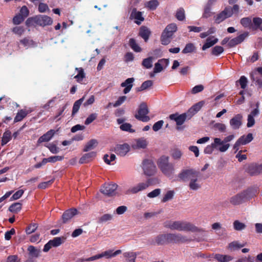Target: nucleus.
<instances>
[{
  "mask_svg": "<svg viewBox=\"0 0 262 262\" xmlns=\"http://www.w3.org/2000/svg\"><path fill=\"white\" fill-rule=\"evenodd\" d=\"M113 219V215L110 214H104L100 217L98 219V223H103L107 221L112 220Z\"/></svg>",
  "mask_w": 262,
  "mask_h": 262,
  "instance_id": "50",
  "label": "nucleus"
},
{
  "mask_svg": "<svg viewBox=\"0 0 262 262\" xmlns=\"http://www.w3.org/2000/svg\"><path fill=\"white\" fill-rule=\"evenodd\" d=\"M196 51V47L192 43H187L184 48V49L182 50V53L183 54H187V53H191L193 52H195Z\"/></svg>",
  "mask_w": 262,
  "mask_h": 262,
  "instance_id": "37",
  "label": "nucleus"
},
{
  "mask_svg": "<svg viewBox=\"0 0 262 262\" xmlns=\"http://www.w3.org/2000/svg\"><path fill=\"white\" fill-rule=\"evenodd\" d=\"M158 166L162 173L168 177H171L174 172V165L169 163V157L162 156L158 161Z\"/></svg>",
  "mask_w": 262,
  "mask_h": 262,
  "instance_id": "2",
  "label": "nucleus"
},
{
  "mask_svg": "<svg viewBox=\"0 0 262 262\" xmlns=\"http://www.w3.org/2000/svg\"><path fill=\"white\" fill-rule=\"evenodd\" d=\"M224 51L223 47L220 46H216L211 50V54L216 56L220 55Z\"/></svg>",
  "mask_w": 262,
  "mask_h": 262,
  "instance_id": "48",
  "label": "nucleus"
},
{
  "mask_svg": "<svg viewBox=\"0 0 262 262\" xmlns=\"http://www.w3.org/2000/svg\"><path fill=\"white\" fill-rule=\"evenodd\" d=\"M21 204L19 203H15L9 207V210L12 212H17L20 210Z\"/></svg>",
  "mask_w": 262,
  "mask_h": 262,
  "instance_id": "53",
  "label": "nucleus"
},
{
  "mask_svg": "<svg viewBox=\"0 0 262 262\" xmlns=\"http://www.w3.org/2000/svg\"><path fill=\"white\" fill-rule=\"evenodd\" d=\"M240 24L245 28H252V19L251 17L248 16L243 17L240 20Z\"/></svg>",
  "mask_w": 262,
  "mask_h": 262,
  "instance_id": "31",
  "label": "nucleus"
},
{
  "mask_svg": "<svg viewBox=\"0 0 262 262\" xmlns=\"http://www.w3.org/2000/svg\"><path fill=\"white\" fill-rule=\"evenodd\" d=\"M34 19L38 25L42 26L51 25L53 23L52 18L47 15H40L36 16Z\"/></svg>",
  "mask_w": 262,
  "mask_h": 262,
  "instance_id": "19",
  "label": "nucleus"
},
{
  "mask_svg": "<svg viewBox=\"0 0 262 262\" xmlns=\"http://www.w3.org/2000/svg\"><path fill=\"white\" fill-rule=\"evenodd\" d=\"M135 79L134 78H128L121 83V86L125 88L123 91L124 94H126L130 92L133 86V83Z\"/></svg>",
  "mask_w": 262,
  "mask_h": 262,
  "instance_id": "23",
  "label": "nucleus"
},
{
  "mask_svg": "<svg viewBox=\"0 0 262 262\" xmlns=\"http://www.w3.org/2000/svg\"><path fill=\"white\" fill-rule=\"evenodd\" d=\"M84 100V96H83L79 100L76 101L74 103L72 110V115L74 116L76 113H77L80 108V105Z\"/></svg>",
  "mask_w": 262,
  "mask_h": 262,
  "instance_id": "35",
  "label": "nucleus"
},
{
  "mask_svg": "<svg viewBox=\"0 0 262 262\" xmlns=\"http://www.w3.org/2000/svg\"><path fill=\"white\" fill-rule=\"evenodd\" d=\"M176 17L180 21H183L185 18V11L183 8H180L177 11Z\"/></svg>",
  "mask_w": 262,
  "mask_h": 262,
  "instance_id": "47",
  "label": "nucleus"
},
{
  "mask_svg": "<svg viewBox=\"0 0 262 262\" xmlns=\"http://www.w3.org/2000/svg\"><path fill=\"white\" fill-rule=\"evenodd\" d=\"M47 147L53 154H56L59 151V148L54 143H50L47 146Z\"/></svg>",
  "mask_w": 262,
  "mask_h": 262,
  "instance_id": "64",
  "label": "nucleus"
},
{
  "mask_svg": "<svg viewBox=\"0 0 262 262\" xmlns=\"http://www.w3.org/2000/svg\"><path fill=\"white\" fill-rule=\"evenodd\" d=\"M127 97L125 96H122L119 97L118 100L113 104V106L116 107L121 105L126 99Z\"/></svg>",
  "mask_w": 262,
  "mask_h": 262,
  "instance_id": "62",
  "label": "nucleus"
},
{
  "mask_svg": "<svg viewBox=\"0 0 262 262\" xmlns=\"http://www.w3.org/2000/svg\"><path fill=\"white\" fill-rule=\"evenodd\" d=\"M234 135H230L224 138L222 140L220 138H215L216 140L219 141V147L218 150L220 152H224L226 151L230 147V144L228 142L231 141L234 138Z\"/></svg>",
  "mask_w": 262,
  "mask_h": 262,
  "instance_id": "10",
  "label": "nucleus"
},
{
  "mask_svg": "<svg viewBox=\"0 0 262 262\" xmlns=\"http://www.w3.org/2000/svg\"><path fill=\"white\" fill-rule=\"evenodd\" d=\"M245 202L242 192L232 196L230 199V203L233 205H239Z\"/></svg>",
  "mask_w": 262,
  "mask_h": 262,
  "instance_id": "24",
  "label": "nucleus"
},
{
  "mask_svg": "<svg viewBox=\"0 0 262 262\" xmlns=\"http://www.w3.org/2000/svg\"><path fill=\"white\" fill-rule=\"evenodd\" d=\"M173 195L174 191L173 190L168 191L162 199V202L165 203L168 201L171 200L173 198Z\"/></svg>",
  "mask_w": 262,
  "mask_h": 262,
  "instance_id": "52",
  "label": "nucleus"
},
{
  "mask_svg": "<svg viewBox=\"0 0 262 262\" xmlns=\"http://www.w3.org/2000/svg\"><path fill=\"white\" fill-rule=\"evenodd\" d=\"M163 226L171 230L186 231L191 232H204L205 230L199 228L190 222L184 221H167L163 223Z\"/></svg>",
  "mask_w": 262,
  "mask_h": 262,
  "instance_id": "1",
  "label": "nucleus"
},
{
  "mask_svg": "<svg viewBox=\"0 0 262 262\" xmlns=\"http://www.w3.org/2000/svg\"><path fill=\"white\" fill-rule=\"evenodd\" d=\"M153 84V82L151 80H146L143 82L140 87L136 88L137 92H140L147 89L148 88L151 86Z\"/></svg>",
  "mask_w": 262,
  "mask_h": 262,
  "instance_id": "38",
  "label": "nucleus"
},
{
  "mask_svg": "<svg viewBox=\"0 0 262 262\" xmlns=\"http://www.w3.org/2000/svg\"><path fill=\"white\" fill-rule=\"evenodd\" d=\"M243 116L241 114H237L230 120L229 123L233 130L238 129L242 125Z\"/></svg>",
  "mask_w": 262,
  "mask_h": 262,
  "instance_id": "17",
  "label": "nucleus"
},
{
  "mask_svg": "<svg viewBox=\"0 0 262 262\" xmlns=\"http://www.w3.org/2000/svg\"><path fill=\"white\" fill-rule=\"evenodd\" d=\"M121 252L122 251L121 250H118L114 252L113 250L110 249L108 250L103 252L100 254L96 255L95 256L85 259L84 260L86 261H93L103 257L108 259L113 257H115L116 256L121 254Z\"/></svg>",
  "mask_w": 262,
  "mask_h": 262,
  "instance_id": "7",
  "label": "nucleus"
},
{
  "mask_svg": "<svg viewBox=\"0 0 262 262\" xmlns=\"http://www.w3.org/2000/svg\"><path fill=\"white\" fill-rule=\"evenodd\" d=\"M164 124V121L163 120H159L158 122H156L153 126H152V129L155 132H158L159 130L162 127Z\"/></svg>",
  "mask_w": 262,
  "mask_h": 262,
  "instance_id": "60",
  "label": "nucleus"
},
{
  "mask_svg": "<svg viewBox=\"0 0 262 262\" xmlns=\"http://www.w3.org/2000/svg\"><path fill=\"white\" fill-rule=\"evenodd\" d=\"M204 104L205 102L204 101H201L193 105L190 108H189L187 112L189 115L190 117L192 118L201 109Z\"/></svg>",
  "mask_w": 262,
  "mask_h": 262,
  "instance_id": "21",
  "label": "nucleus"
},
{
  "mask_svg": "<svg viewBox=\"0 0 262 262\" xmlns=\"http://www.w3.org/2000/svg\"><path fill=\"white\" fill-rule=\"evenodd\" d=\"M238 82L239 83V84L242 89H245L246 88L247 85L248 80L247 78L245 76H241L239 80L238 81H236V83Z\"/></svg>",
  "mask_w": 262,
  "mask_h": 262,
  "instance_id": "57",
  "label": "nucleus"
},
{
  "mask_svg": "<svg viewBox=\"0 0 262 262\" xmlns=\"http://www.w3.org/2000/svg\"><path fill=\"white\" fill-rule=\"evenodd\" d=\"M219 41L217 38H215L213 40H211L210 37H208L206 39V42L203 45L202 47L203 50H206L207 49L211 47L214 45L216 43Z\"/></svg>",
  "mask_w": 262,
  "mask_h": 262,
  "instance_id": "33",
  "label": "nucleus"
},
{
  "mask_svg": "<svg viewBox=\"0 0 262 262\" xmlns=\"http://www.w3.org/2000/svg\"><path fill=\"white\" fill-rule=\"evenodd\" d=\"M118 185L115 183H105L100 189L101 192L108 196H113L116 194Z\"/></svg>",
  "mask_w": 262,
  "mask_h": 262,
  "instance_id": "11",
  "label": "nucleus"
},
{
  "mask_svg": "<svg viewBox=\"0 0 262 262\" xmlns=\"http://www.w3.org/2000/svg\"><path fill=\"white\" fill-rule=\"evenodd\" d=\"M258 192L257 187H249L242 191L245 201L255 196Z\"/></svg>",
  "mask_w": 262,
  "mask_h": 262,
  "instance_id": "18",
  "label": "nucleus"
},
{
  "mask_svg": "<svg viewBox=\"0 0 262 262\" xmlns=\"http://www.w3.org/2000/svg\"><path fill=\"white\" fill-rule=\"evenodd\" d=\"M168 243H184L190 242L186 236L182 235L180 233H167Z\"/></svg>",
  "mask_w": 262,
  "mask_h": 262,
  "instance_id": "9",
  "label": "nucleus"
},
{
  "mask_svg": "<svg viewBox=\"0 0 262 262\" xmlns=\"http://www.w3.org/2000/svg\"><path fill=\"white\" fill-rule=\"evenodd\" d=\"M129 46L136 52H140L141 51V48L137 43L134 38H130L129 39Z\"/></svg>",
  "mask_w": 262,
  "mask_h": 262,
  "instance_id": "42",
  "label": "nucleus"
},
{
  "mask_svg": "<svg viewBox=\"0 0 262 262\" xmlns=\"http://www.w3.org/2000/svg\"><path fill=\"white\" fill-rule=\"evenodd\" d=\"M182 155V152L178 149H174L171 154L172 157L175 160L180 159Z\"/></svg>",
  "mask_w": 262,
  "mask_h": 262,
  "instance_id": "63",
  "label": "nucleus"
},
{
  "mask_svg": "<svg viewBox=\"0 0 262 262\" xmlns=\"http://www.w3.org/2000/svg\"><path fill=\"white\" fill-rule=\"evenodd\" d=\"M143 169L144 174L151 176L154 175L156 170V167L154 163L150 160H145L143 162Z\"/></svg>",
  "mask_w": 262,
  "mask_h": 262,
  "instance_id": "12",
  "label": "nucleus"
},
{
  "mask_svg": "<svg viewBox=\"0 0 262 262\" xmlns=\"http://www.w3.org/2000/svg\"><path fill=\"white\" fill-rule=\"evenodd\" d=\"M262 25V18L258 17H255L253 18V24L252 23V28L253 30H256L260 29Z\"/></svg>",
  "mask_w": 262,
  "mask_h": 262,
  "instance_id": "34",
  "label": "nucleus"
},
{
  "mask_svg": "<svg viewBox=\"0 0 262 262\" xmlns=\"http://www.w3.org/2000/svg\"><path fill=\"white\" fill-rule=\"evenodd\" d=\"M53 182V180H52L47 182H41L38 185V188L42 189H46L49 187L52 184Z\"/></svg>",
  "mask_w": 262,
  "mask_h": 262,
  "instance_id": "61",
  "label": "nucleus"
},
{
  "mask_svg": "<svg viewBox=\"0 0 262 262\" xmlns=\"http://www.w3.org/2000/svg\"><path fill=\"white\" fill-rule=\"evenodd\" d=\"M253 139V137L252 133H249L246 136L243 135L240 137L233 145V149L235 150L234 152L238 151L240 146L248 144Z\"/></svg>",
  "mask_w": 262,
  "mask_h": 262,
  "instance_id": "8",
  "label": "nucleus"
},
{
  "mask_svg": "<svg viewBox=\"0 0 262 262\" xmlns=\"http://www.w3.org/2000/svg\"><path fill=\"white\" fill-rule=\"evenodd\" d=\"M149 186L148 182L140 183L138 184L136 186L131 188L129 191L132 193H137L140 191L146 189Z\"/></svg>",
  "mask_w": 262,
  "mask_h": 262,
  "instance_id": "26",
  "label": "nucleus"
},
{
  "mask_svg": "<svg viewBox=\"0 0 262 262\" xmlns=\"http://www.w3.org/2000/svg\"><path fill=\"white\" fill-rule=\"evenodd\" d=\"M169 118L171 120L176 122L177 129H180L179 126L183 124L186 120H189L191 119L187 112L182 114H179L178 113L172 114L169 115Z\"/></svg>",
  "mask_w": 262,
  "mask_h": 262,
  "instance_id": "5",
  "label": "nucleus"
},
{
  "mask_svg": "<svg viewBox=\"0 0 262 262\" xmlns=\"http://www.w3.org/2000/svg\"><path fill=\"white\" fill-rule=\"evenodd\" d=\"M129 150V146L127 144H119L115 148V153L120 156H124Z\"/></svg>",
  "mask_w": 262,
  "mask_h": 262,
  "instance_id": "20",
  "label": "nucleus"
},
{
  "mask_svg": "<svg viewBox=\"0 0 262 262\" xmlns=\"http://www.w3.org/2000/svg\"><path fill=\"white\" fill-rule=\"evenodd\" d=\"M167 234H159L154 238L148 239L149 245H163L168 243Z\"/></svg>",
  "mask_w": 262,
  "mask_h": 262,
  "instance_id": "13",
  "label": "nucleus"
},
{
  "mask_svg": "<svg viewBox=\"0 0 262 262\" xmlns=\"http://www.w3.org/2000/svg\"><path fill=\"white\" fill-rule=\"evenodd\" d=\"M28 114V112L24 110H20L16 114L14 122H19L21 121Z\"/></svg>",
  "mask_w": 262,
  "mask_h": 262,
  "instance_id": "39",
  "label": "nucleus"
},
{
  "mask_svg": "<svg viewBox=\"0 0 262 262\" xmlns=\"http://www.w3.org/2000/svg\"><path fill=\"white\" fill-rule=\"evenodd\" d=\"M247 172L251 176H257L262 173V163L260 164L252 163L249 165L247 169Z\"/></svg>",
  "mask_w": 262,
  "mask_h": 262,
  "instance_id": "16",
  "label": "nucleus"
},
{
  "mask_svg": "<svg viewBox=\"0 0 262 262\" xmlns=\"http://www.w3.org/2000/svg\"><path fill=\"white\" fill-rule=\"evenodd\" d=\"M159 5V3L157 0H151L147 3L146 7L150 10H155Z\"/></svg>",
  "mask_w": 262,
  "mask_h": 262,
  "instance_id": "44",
  "label": "nucleus"
},
{
  "mask_svg": "<svg viewBox=\"0 0 262 262\" xmlns=\"http://www.w3.org/2000/svg\"><path fill=\"white\" fill-rule=\"evenodd\" d=\"M136 145L138 148H145L147 145V141L143 138H140L137 140Z\"/></svg>",
  "mask_w": 262,
  "mask_h": 262,
  "instance_id": "54",
  "label": "nucleus"
},
{
  "mask_svg": "<svg viewBox=\"0 0 262 262\" xmlns=\"http://www.w3.org/2000/svg\"><path fill=\"white\" fill-rule=\"evenodd\" d=\"M199 176V172L193 169L182 170L178 175L180 181L182 182H186L189 180L190 181L194 177H198Z\"/></svg>",
  "mask_w": 262,
  "mask_h": 262,
  "instance_id": "6",
  "label": "nucleus"
},
{
  "mask_svg": "<svg viewBox=\"0 0 262 262\" xmlns=\"http://www.w3.org/2000/svg\"><path fill=\"white\" fill-rule=\"evenodd\" d=\"M137 254L134 252H127L123 253V256L127 262H135Z\"/></svg>",
  "mask_w": 262,
  "mask_h": 262,
  "instance_id": "32",
  "label": "nucleus"
},
{
  "mask_svg": "<svg viewBox=\"0 0 262 262\" xmlns=\"http://www.w3.org/2000/svg\"><path fill=\"white\" fill-rule=\"evenodd\" d=\"M214 258L219 262H228L232 259L230 256L220 254H216Z\"/></svg>",
  "mask_w": 262,
  "mask_h": 262,
  "instance_id": "36",
  "label": "nucleus"
},
{
  "mask_svg": "<svg viewBox=\"0 0 262 262\" xmlns=\"http://www.w3.org/2000/svg\"><path fill=\"white\" fill-rule=\"evenodd\" d=\"M198 178V177H194L190 180L189 186L191 190H196L201 188V185L196 182Z\"/></svg>",
  "mask_w": 262,
  "mask_h": 262,
  "instance_id": "41",
  "label": "nucleus"
},
{
  "mask_svg": "<svg viewBox=\"0 0 262 262\" xmlns=\"http://www.w3.org/2000/svg\"><path fill=\"white\" fill-rule=\"evenodd\" d=\"M249 33L248 32H244L243 33H242L230 40L229 43H228V46L229 48H233L236 46L237 45L241 43L242 42L244 41V40L249 36Z\"/></svg>",
  "mask_w": 262,
  "mask_h": 262,
  "instance_id": "14",
  "label": "nucleus"
},
{
  "mask_svg": "<svg viewBox=\"0 0 262 262\" xmlns=\"http://www.w3.org/2000/svg\"><path fill=\"white\" fill-rule=\"evenodd\" d=\"M97 142L96 140L92 139L89 141L84 146L83 149L84 151H88L90 150L94 149L97 145Z\"/></svg>",
  "mask_w": 262,
  "mask_h": 262,
  "instance_id": "40",
  "label": "nucleus"
},
{
  "mask_svg": "<svg viewBox=\"0 0 262 262\" xmlns=\"http://www.w3.org/2000/svg\"><path fill=\"white\" fill-rule=\"evenodd\" d=\"M132 125L128 123H125L121 124L120 128L123 131L128 132L129 133H134L135 130L132 128Z\"/></svg>",
  "mask_w": 262,
  "mask_h": 262,
  "instance_id": "51",
  "label": "nucleus"
},
{
  "mask_svg": "<svg viewBox=\"0 0 262 262\" xmlns=\"http://www.w3.org/2000/svg\"><path fill=\"white\" fill-rule=\"evenodd\" d=\"M54 133L55 131L54 130H50L38 139L37 141L38 143L49 141L52 138Z\"/></svg>",
  "mask_w": 262,
  "mask_h": 262,
  "instance_id": "30",
  "label": "nucleus"
},
{
  "mask_svg": "<svg viewBox=\"0 0 262 262\" xmlns=\"http://www.w3.org/2000/svg\"><path fill=\"white\" fill-rule=\"evenodd\" d=\"M233 228L235 230L241 231L245 229L246 227V225L239 222L238 220H235L233 223Z\"/></svg>",
  "mask_w": 262,
  "mask_h": 262,
  "instance_id": "45",
  "label": "nucleus"
},
{
  "mask_svg": "<svg viewBox=\"0 0 262 262\" xmlns=\"http://www.w3.org/2000/svg\"><path fill=\"white\" fill-rule=\"evenodd\" d=\"M150 34L151 32L147 27L143 26L140 27L139 35L145 42L148 40Z\"/></svg>",
  "mask_w": 262,
  "mask_h": 262,
  "instance_id": "28",
  "label": "nucleus"
},
{
  "mask_svg": "<svg viewBox=\"0 0 262 262\" xmlns=\"http://www.w3.org/2000/svg\"><path fill=\"white\" fill-rule=\"evenodd\" d=\"M233 14V12L230 9L226 8L223 11L217 14L214 16V21L216 24H220L226 18L231 17Z\"/></svg>",
  "mask_w": 262,
  "mask_h": 262,
  "instance_id": "15",
  "label": "nucleus"
},
{
  "mask_svg": "<svg viewBox=\"0 0 262 262\" xmlns=\"http://www.w3.org/2000/svg\"><path fill=\"white\" fill-rule=\"evenodd\" d=\"M211 6L206 5L204 7V13L203 14V17L208 18L211 16L212 12L211 11Z\"/></svg>",
  "mask_w": 262,
  "mask_h": 262,
  "instance_id": "55",
  "label": "nucleus"
},
{
  "mask_svg": "<svg viewBox=\"0 0 262 262\" xmlns=\"http://www.w3.org/2000/svg\"><path fill=\"white\" fill-rule=\"evenodd\" d=\"M130 17L136 19L135 23L139 25L141 21H144V18L142 16V12L137 11L136 8L133 9L130 14Z\"/></svg>",
  "mask_w": 262,
  "mask_h": 262,
  "instance_id": "22",
  "label": "nucleus"
},
{
  "mask_svg": "<svg viewBox=\"0 0 262 262\" xmlns=\"http://www.w3.org/2000/svg\"><path fill=\"white\" fill-rule=\"evenodd\" d=\"M177 26L174 23L168 25L163 30L161 36V42L163 45H168L174 32L177 31Z\"/></svg>",
  "mask_w": 262,
  "mask_h": 262,
  "instance_id": "3",
  "label": "nucleus"
},
{
  "mask_svg": "<svg viewBox=\"0 0 262 262\" xmlns=\"http://www.w3.org/2000/svg\"><path fill=\"white\" fill-rule=\"evenodd\" d=\"M77 213V210L75 208H71L67 210V221L72 219Z\"/></svg>",
  "mask_w": 262,
  "mask_h": 262,
  "instance_id": "56",
  "label": "nucleus"
},
{
  "mask_svg": "<svg viewBox=\"0 0 262 262\" xmlns=\"http://www.w3.org/2000/svg\"><path fill=\"white\" fill-rule=\"evenodd\" d=\"M149 113L147 105L145 102L141 103L138 110V113L135 115V117L138 120L144 122H147L150 120V118L147 115Z\"/></svg>",
  "mask_w": 262,
  "mask_h": 262,
  "instance_id": "4",
  "label": "nucleus"
},
{
  "mask_svg": "<svg viewBox=\"0 0 262 262\" xmlns=\"http://www.w3.org/2000/svg\"><path fill=\"white\" fill-rule=\"evenodd\" d=\"M11 139V133L9 130L6 131L2 137V145H4L7 144Z\"/></svg>",
  "mask_w": 262,
  "mask_h": 262,
  "instance_id": "46",
  "label": "nucleus"
},
{
  "mask_svg": "<svg viewBox=\"0 0 262 262\" xmlns=\"http://www.w3.org/2000/svg\"><path fill=\"white\" fill-rule=\"evenodd\" d=\"M29 256L32 258H37L40 256L41 251L39 249L33 246H29L28 247Z\"/></svg>",
  "mask_w": 262,
  "mask_h": 262,
  "instance_id": "29",
  "label": "nucleus"
},
{
  "mask_svg": "<svg viewBox=\"0 0 262 262\" xmlns=\"http://www.w3.org/2000/svg\"><path fill=\"white\" fill-rule=\"evenodd\" d=\"M96 156V152L92 151L83 155L79 160L80 164L88 163L92 161Z\"/></svg>",
  "mask_w": 262,
  "mask_h": 262,
  "instance_id": "25",
  "label": "nucleus"
},
{
  "mask_svg": "<svg viewBox=\"0 0 262 262\" xmlns=\"http://www.w3.org/2000/svg\"><path fill=\"white\" fill-rule=\"evenodd\" d=\"M142 66L146 69H150L152 66V57H149L144 59L142 63Z\"/></svg>",
  "mask_w": 262,
  "mask_h": 262,
  "instance_id": "49",
  "label": "nucleus"
},
{
  "mask_svg": "<svg viewBox=\"0 0 262 262\" xmlns=\"http://www.w3.org/2000/svg\"><path fill=\"white\" fill-rule=\"evenodd\" d=\"M20 42L24 45V47L27 48L32 47L35 44L32 40H29L27 38H24L21 40Z\"/></svg>",
  "mask_w": 262,
  "mask_h": 262,
  "instance_id": "58",
  "label": "nucleus"
},
{
  "mask_svg": "<svg viewBox=\"0 0 262 262\" xmlns=\"http://www.w3.org/2000/svg\"><path fill=\"white\" fill-rule=\"evenodd\" d=\"M219 141L214 139V141L210 145H208L204 149V152L205 154H211L213 152L214 149L218 150L219 145Z\"/></svg>",
  "mask_w": 262,
  "mask_h": 262,
  "instance_id": "27",
  "label": "nucleus"
},
{
  "mask_svg": "<svg viewBox=\"0 0 262 262\" xmlns=\"http://www.w3.org/2000/svg\"><path fill=\"white\" fill-rule=\"evenodd\" d=\"M64 239V237H57L50 240V242L53 247H56L60 246L63 242Z\"/></svg>",
  "mask_w": 262,
  "mask_h": 262,
  "instance_id": "43",
  "label": "nucleus"
},
{
  "mask_svg": "<svg viewBox=\"0 0 262 262\" xmlns=\"http://www.w3.org/2000/svg\"><path fill=\"white\" fill-rule=\"evenodd\" d=\"M97 117V114L96 113H93L90 115L85 120V124L89 125L94 121Z\"/></svg>",
  "mask_w": 262,
  "mask_h": 262,
  "instance_id": "59",
  "label": "nucleus"
}]
</instances>
